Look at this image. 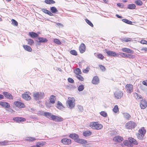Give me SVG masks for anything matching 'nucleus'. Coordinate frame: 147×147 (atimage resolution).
I'll return each mask as SVG.
<instances>
[{"mask_svg":"<svg viewBox=\"0 0 147 147\" xmlns=\"http://www.w3.org/2000/svg\"><path fill=\"white\" fill-rule=\"evenodd\" d=\"M67 106L70 109L74 108L75 105V100L73 97H68L66 102Z\"/></svg>","mask_w":147,"mask_h":147,"instance_id":"obj_1","label":"nucleus"},{"mask_svg":"<svg viewBox=\"0 0 147 147\" xmlns=\"http://www.w3.org/2000/svg\"><path fill=\"white\" fill-rule=\"evenodd\" d=\"M26 139L28 141H33L36 140V139L32 137H28L26 138Z\"/></svg>","mask_w":147,"mask_h":147,"instance_id":"obj_42","label":"nucleus"},{"mask_svg":"<svg viewBox=\"0 0 147 147\" xmlns=\"http://www.w3.org/2000/svg\"><path fill=\"white\" fill-rule=\"evenodd\" d=\"M106 53L108 56H112L113 57H118L119 55V54L116 53L111 51H106Z\"/></svg>","mask_w":147,"mask_h":147,"instance_id":"obj_12","label":"nucleus"},{"mask_svg":"<svg viewBox=\"0 0 147 147\" xmlns=\"http://www.w3.org/2000/svg\"><path fill=\"white\" fill-rule=\"evenodd\" d=\"M92 134V132L89 130H87L84 131L83 134L84 136L85 137H87L90 136Z\"/></svg>","mask_w":147,"mask_h":147,"instance_id":"obj_27","label":"nucleus"},{"mask_svg":"<svg viewBox=\"0 0 147 147\" xmlns=\"http://www.w3.org/2000/svg\"><path fill=\"white\" fill-rule=\"evenodd\" d=\"M8 144V142L6 141H4L3 142H0V145L1 146H5Z\"/></svg>","mask_w":147,"mask_h":147,"instance_id":"obj_45","label":"nucleus"},{"mask_svg":"<svg viewBox=\"0 0 147 147\" xmlns=\"http://www.w3.org/2000/svg\"><path fill=\"white\" fill-rule=\"evenodd\" d=\"M76 77L80 81L83 82L84 81V78L80 74H79L76 76Z\"/></svg>","mask_w":147,"mask_h":147,"instance_id":"obj_40","label":"nucleus"},{"mask_svg":"<svg viewBox=\"0 0 147 147\" xmlns=\"http://www.w3.org/2000/svg\"><path fill=\"white\" fill-rule=\"evenodd\" d=\"M142 83L143 85L147 86V80L143 81Z\"/></svg>","mask_w":147,"mask_h":147,"instance_id":"obj_62","label":"nucleus"},{"mask_svg":"<svg viewBox=\"0 0 147 147\" xmlns=\"http://www.w3.org/2000/svg\"><path fill=\"white\" fill-rule=\"evenodd\" d=\"M54 42L55 43L59 45H61V42L60 41L59 39H54Z\"/></svg>","mask_w":147,"mask_h":147,"instance_id":"obj_55","label":"nucleus"},{"mask_svg":"<svg viewBox=\"0 0 147 147\" xmlns=\"http://www.w3.org/2000/svg\"><path fill=\"white\" fill-rule=\"evenodd\" d=\"M33 96L35 99L37 100L39 98H43L45 96V94L43 92H35L33 93Z\"/></svg>","mask_w":147,"mask_h":147,"instance_id":"obj_3","label":"nucleus"},{"mask_svg":"<svg viewBox=\"0 0 147 147\" xmlns=\"http://www.w3.org/2000/svg\"><path fill=\"white\" fill-rule=\"evenodd\" d=\"M113 140L115 142H121L123 140V139L122 137L117 136L115 137Z\"/></svg>","mask_w":147,"mask_h":147,"instance_id":"obj_16","label":"nucleus"},{"mask_svg":"<svg viewBox=\"0 0 147 147\" xmlns=\"http://www.w3.org/2000/svg\"><path fill=\"white\" fill-rule=\"evenodd\" d=\"M140 43L143 44H146L147 45V41L144 40H142L140 41Z\"/></svg>","mask_w":147,"mask_h":147,"instance_id":"obj_61","label":"nucleus"},{"mask_svg":"<svg viewBox=\"0 0 147 147\" xmlns=\"http://www.w3.org/2000/svg\"><path fill=\"white\" fill-rule=\"evenodd\" d=\"M89 67H87L86 69H83V72L84 73H87L89 71Z\"/></svg>","mask_w":147,"mask_h":147,"instance_id":"obj_56","label":"nucleus"},{"mask_svg":"<svg viewBox=\"0 0 147 147\" xmlns=\"http://www.w3.org/2000/svg\"><path fill=\"white\" fill-rule=\"evenodd\" d=\"M24 47L25 50L29 52H31L32 50L30 47Z\"/></svg>","mask_w":147,"mask_h":147,"instance_id":"obj_53","label":"nucleus"},{"mask_svg":"<svg viewBox=\"0 0 147 147\" xmlns=\"http://www.w3.org/2000/svg\"><path fill=\"white\" fill-rule=\"evenodd\" d=\"M45 144V142H38L37 143L36 146L37 147H40L43 146Z\"/></svg>","mask_w":147,"mask_h":147,"instance_id":"obj_32","label":"nucleus"},{"mask_svg":"<svg viewBox=\"0 0 147 147\" xmlns=\"http://www.w3.org/2000/svg\"><path fill=\"white\" fill-rule=\"evenodd\" d=\"M133 86L130 84H127L125 86L126 91L127 93L130 94L133 91Z\"/></svg>","mask_w":147,"mask_h":147,"instance_id":"obj_5","label":"nucleus"},{"mask_svg":"<svg viewBox=\"0 0 147 147\" xmlns=\"http://www.w3.org/2000/svg\"><path fill=\"white\" fill-rule=\"evenodd\" d=\"M39 42H46L47 41V39L46 38L43 37H39L38 38Z\"/></svg>","mask_w":147,"mask_h":147,"instance_id":"obj_34","label":"nucleus"},{"mask_svg":"<svg viewBox=\"0 0 147 147\" xmlns=\"http://www.w3.org/2000/svg\"><path fill=\"white\" fill-rule=\"evenodd\" d=\"M133 95L134 96L136 100H141L143 99V98L142 96L139 94L136 93H134L133 94Z\"/></svg>","mask_w":147,"mask_h":147,"instance_id":"obj_19","label":"nucleus"},{"mask_svg":"<svg viewBox=\"0 0 147 147\" xmlns=\"http://www.w3.org/2000/svg\"><path fill=\"white\" fill-rule=\"evenodd\" d=\"M13 103L16 107L19 108H24L26 107L23 103L20 101H15Z\"/></svg>","mask_w":147,"mask_h":147,"instance_id":"obj_8","label":"nucleus"},{"mask_svg":"<svg viewBox=\"0 0 147 147\" xmlns=\"http://www.w3.org/2000/svg\"><path fill=\"white\" fill-rule=\"evenodd\" d=\"M100 114L104 117H106L107 116V113L104 111H101L100 113Z\"/></svg>","mask_w":147,"mask_h":147,"instance_id":"obj_51","label":"nucleus"},{"mask_svg":"<svg viewBox=\"0 0 147 147\" xmlns=\"http://www.w3.org/2000/svg\"><path fill=\"white\" fill-rule=\"evenodd\" d=\"M122 21L128 24H132V22L130 20H128L127 19H123L122 20Z\"/></svg>","mask_w":147,"mask_h":147,"instance_id":"obj_41","label":"nucleus"},{"mask_svg":"<svg viewBox=\"0 0 147 147\" xmlns=\"http://www.w3.org/2000/svg\"><path fill=\"white\" fill-rule=\"evenodd\" d=\"M127 54H125L123 53L120 52L119 53V55L121 56L122 57L124 58H126V57L127 56Z\"/></svg>","mask_w":147,"mask_h":147,"instance_id":"obj_58","label":"nucleus"},{"mask_svg":"<svg viewBox=\"0 0 147 147\" xmlns=\"http://www.w3.org/2000/svg\"><path fill=\"white\" fill-rule=\"evenodd\" d=\"M121 50L123 51L129 53H133L134 51L132 50L127 48H124L121 49Z\"/></svg>","mask_w":147,"mask_h":147,"instance_id":"obj_21","label":"nucleus"},{"mask_svg":"<svg viewBox=\"0 0 147 147\" xmlns=\"http://www.w3.org/2000/svg\"><path fill=\"white\" fill-rule=\"evenodd\" d=\"M70 52L71 54L75 56H76L78 55L77 52L75 50H71L70 51Z\"/></svg>","mask_w":147,"mask_h":147,"instance_id":"obj_48","label":"nucleus"},{"mask_svg":"<svg viewBox=\"0 0 147 147\" xmlns=\"http://www.w3.org/2000/svg\"><path fill=\"white\" fill-rule=\"evenodd\" d=\"M29 35L32 38L37 37L38 36V34L33 32H29Z\"/></svg>","mask_w":147,"mask_h":147,"instance_id":"obj_25","label":"nucleus"},{"mask_svg":"<svg viewBox=\"0 0 147 147\" xmlns=\"http://www.w3.org/2000/svg\"><path fill=\"white\" fill-rule=\"evenodd\" d=\"M50 10L51 11V13H56L58 12V11L57 8L54 7H51L50 8Z\"/></svg>","mask_w":147,"mask_h":147,"instance_id":"obj_33","label":"nucleus"},{"mask_svg":"<svg viewBox=\"0 0 147 147\" xmlns=\"http://www.w3.org/2000/svg\"><path fill=\"white\" fill-rule=\"evenodd\" d=\"M56 98L55 96L51 95L50 96L49 100L50 102L52 104H54L55 102Z\"/></svg>","mask_w":147,"mask_h":147,"instance_id":"obj_24","label":"nucleus"},{"mask_svg":"<svg viewBox=\"0 0 147 147\" xmlns=\"http://www.w3.org/2000/svg\"><path fill=\"white\" fill-rule=\"evenodd\" d=\"M45 2L47 4H53L55 3L53 0H45Z\"/></svg>","mask_w":147,"mask_h":147,"instance_id":"obj_38","label":"nucleus"},{"mask_svg":"<svg viewBox=\"0 0 147 147\" xmlns=\"http://www.w3.org/2000/svg\"><path fill=\"white\" fill-rule=\"evenodd\" d=\"M136 135L138 138L139 140H142L144 138L145 135L144 134H140V133H138Z\"/></svg>","mask_w":147,"mask_h":147,"instance_id":"obj_28","label":"nucleus"},{"mask_svg":"<svg viewBox=\"0 0 147 147\" xmlns=\"http://www.w3.org/2000/svg\"><path fill=\"white\" fill-rule=\"evenodd\" d=\"M97 57L98 58L102 60L104 58V57L101 54L98 55Z\"/></svg>","mask_w":147,"mask_h":147,"instance_id":"obj_57","label":"nucleus"},{"mask_svg":"<svg viewBox=\"0 0 147 147\" xmlns=\"http://www.w3.org/2000/svg\"><path fill=\"white\" fill-rule=\"evenodd\" d=\"M130 143L131 145V146H133L132 144L135 145H137L138 144V141L134 138L132 137H129L128 138Z\"/></svg>","mask_w":147,"mask_h":147,"instance_id":"obj_10","label":"nucleus"},{"mask_svg":"<svg viewBox=\"0 0 147 147\" xmlns=\"http://www.w3.org/2000/svg\"><path fill=\"white\" fill-rule=\"evenodd\" d=\"M113 111L115 113H117L119 111V108L118 106L117 105H115L113 109Z\"/></svg>","mask_w":147,"mask_h":147,"instance_id":"obj_46","label":"nucleus"},{"mask_svg":"<svg viewBox=\"0 0 147 147\" xmlns=\"http://www.w3.org/2000/svg\"><path fill=\"white\" fill-rule=\"evenodd\" d=\"M61 142L65 145H69L71 143V140L70 139L64 138L61 139Z\"/></svg>","mask_w":147,"mask_h":147,"instance_id":"obj_7","label":"nucleus"},{"mask_svg":"<svg viewBox=\"0 0 147 147\" xmlns=\"http://www.w3.org/2000/svg\"><path fill=\"white\" fill-rule=\"evenodd\" d=\"M3 94L7 98L9 99H13V97L12 95L10 93L7 92H4Z\"/></svg>","mask_w":147,"mask_h":147,"instance_id":"obj_14","label":"nucleus"},{"mask_svg":"<svg viewBox=\"0 0 147 147\" xmlns=\"http://www.w3.org/2000/svg\"><path fill=\"white\" fill-rule=\"evenodd\" d=\"M0 105L2 107L9 108L10 107V105L9 103L5 102H1Z\"/></svg>","mask_w":147,"mask_h":147,"instance_id":"obj_17","label":"nucleus"},{"mask_svg":"<svg viewBox=\"0 0 147 147\" xmlns=\"http://www.w3.org/2000/svg\"><path fill=\"white\" fill-rule=\"evenodd\" d=\"M100 69L102 71H104L106 69L105 67L103 65H99Z\"/></svg>","mask_w":147,"mask_h":147,"instance_id":"obj_60","label":"nucleus"},{"mask_svg":"<svg viewBox=\"0 0 147 147\" xmlns=\"http://www.w3.org/2000/svg\"><path fill=\"white\" fill-rule=\"evenodd\" d=\"M67 80L68 82L70 83H74V80L71 78H68L67 79Z\"/></svg>","mask_w":147,"mask_h":147,"instance_id":"obj_59","label":"nucleus"},{"mask_svg":"<svg viewBox=\"0 0 147 147\" xmlns=\"http://www.w3.org/2000/svg\"><path fill=\"white\" fill-rule=\"evenodd\" d=\"M56 107L57 108L60 110L63 109L64 108L62 104L59 101L57 102Z\"/></svg>","mask_w":147,"mask_h":147,"instance_id":"obj_23","label":"nucleus"},{"mask_svg":"<svg viewBox=\"0 0 147 147\" xmlns=\"http://www.w3.org/2000/svg\"><path fill=\"white\" fill-rule=\"evenodd\" d=\"M123 93L121 91H117L115 92L114 94L115 98L117 99L121 98L123 96Z\"/></svg>","mask_w":147,"mask_h":147,"instance_id":"obj_6","label":"nucleus"},{"mask_svg":"<svg viewBox=\"0 0 147 147\" xmlns=\"http://www.w3.org/2000/svg\"><path fill=\"white\" fill-rule=\"evenodd\" d=\"M22 98L27 100H29L31 99V97L28 94H23L22 95Z\"/></svg>","mask_w":147,"mask_h":147,"instance_id":"obj_22","label":"nucleus"},{"mask_svg":"<svg viewBox=\"0 0 147 147\" xmlns=\"http://www.w3.org/2000/svg\"><path fill=\"white\" fill-rule=\"evenodd\" d=\"M76 142L80 144H86L87 143V140H85L79 138H78L76 140Z\"/></svg>","mask_w":147,"mask_h":147,"instance_id":"obj_20","label":"nucleus"},{"mask_svg":"<svg viewBox=\"0 0 147 147\" xmlns=\"http://www.w3.org/2000/svg\"><path fill=\"white\" fill-rule=\"evenodd\" d=\"M4 98V96L3 95L0 94V100L3 99Z\"/></svg>","mask_w":147,"mask_h":147,"instance_id":"obj_64","label":"nucleus"},{"mask_svg":"<svg viewBox=\"0 0 147 147\" xmlns=\"http://www.w3.org/2000/svg\"><path fill=\"white\" fill-rule=\"evenodd\" d=\"M85 20L86 22L90 26L92 27H93V25L91 21L86 19H85Z\"/></svg>","mask_w":147,"mask_h":147,"instance_id":"obj_44","label":"nucleus"},{"mask_svg":"<svg viewBox=\"0 0 147 147\" xmlns=\"http://www.w3.org/2000/svg\"><path fill=\"white\" fill-rule=\"evenodd\" d=\"M74 72L77 75L81 74L82 73L81 70L79 68H77L75 69Z\"/></svg>","mask_w":147,"mask_h":147,"instance_id":"obj_36","label":"nucleus"},{"mask_svg":"<svg viewBox=\"0 0 147 147\" xmlns=\"http://www.w3.org/2000/svg\"><path fill=\"white\" fill-rule=\"evenodd\" d=\"M51 120L59 122L62 121L63 120V119L61 117L53 115L51 117Z\"/></svg>","mask_w":147,"mask_h":147,"instance_id":"obj_9","label":"nucleus"},{"mask_svg":"<svg viewBox=\"0 0 147 147\" xmlns=\"http://www.w3.org/2000/svg\"><path fill=\"white\" fill-rule=\"evenodd\" d=\"M123 144L126 146H127L132 147L130 143L129 140H125L123 141Z\"/></svg>","mask_w":147,"mask_h":147,"instance_id":"obj_37","label":"nucleus"},{"mask_svg":"<svg viewBox=\"0 0 147 147\" xmlns=\"http://www.w3.org/2000/svg\"><path fill=\"white\" fill-rule=\"evenodd\" d=\"M79 50L81 53H83L86 50V47H80Z\"/></svg>","mask_w":147,"mask_h":147,"instance_id":"obj_39","label":"nucleus"},{"mask_svg":"<svg viewBox=\"0 0 147 147\" xmlns=\"http://www.w3.org/2000/svg\"><path fill=\"white\" fill-rule=\"evenodd\" d=\"M84 86L83 85H81L78 87V89L79 91H82L84 89Z\"/></svg>","mask_w":147,"mask_h":147,"instance_id":"obj_54","label":"nucleus"},{"mask_svg":"<svg viewBox=\"0 0 147 147\" xmlns=\"http://www.w3.org/2000/svg\"><path fill=\"white\" fill-rule=\"evenodd\" d=\"M13 120L16 122L20 123L21 122L25 121L26 119L22 117H15L13 118Z\"/></svg>","mask_w":147,"mask_h":147,"instance_id":"obj_13","label":"nucleus"},{"mask_svg":"<svg viewBox=\"0 0 147 147\" xmlns=\"http://www.w3.org/2000/svg\"><path fill=\"white\" fill-rule=\"evenodd\" d=\"M146 132V130L144 127L141 128L139 129L138 131V133H140V134H144V135H145Z\"/></svg>","mask_w":147,"mask_h":147,"instance_id":"obj_31","label":"nucleus"},{"mask_svg":"<svg viewBox=\"0 0 147 147\" xmlns=\"http://www.w3.org/2000/svg\"><path fill=\"white\" fill-rule=\"evenodd\" d=\"M140 107L141 109H145L147 107L146 101L144 100H142L140 103Z\"/></svg>","mask_w":147,"mask_h":147,"instance_id":"obj_11","label":"nucleus"},{"mask_svg":"<svg viewBox=\"0 0 147 147\" xmlns=\"http://www.w3.org/2000/svg\"><path fill=\"white\" fill-rule=\"evenodd\" d=\"M126 58L133 59L135 58V56L134 55L127 54Z\"/></svg>","mask_w":147,"mask_h":147,"instance_id":"obj_47","label":"nucleus"},{"mask_svg":"<svg viewBox=\"0 0 147 147\" xmlns=\"http://www.w3.org/2000/svg\"><path fill=\"white\" fill-rule=\"evenodd\" d=\"M136 4L138 5H141L142 4V2L140 0H137L135 2Z\"/></svg>","mask_w":147,"mask_h":147,"instance_id":"obj_52","label":"nucleus"},{"mask_svg":"<svg viewBox=\"0 0 147 147\" xmlns=\"http://www.w3.org/2000/svg\"><path fill=\"white\" fill-rule=\"evenodd\" d=\"M41 11L47 14L50 16H52L53 15V13L50 11L45 9H41Z\"/></svg>","mask_w":147,"mask_h":147,"instance_id":"obj_26","label":"nucleus"},{"mask_svg":"<svg viewBox=\"0 0 147 147\" xmlns=\"http://www.w3.org/2000/svg\"><path fill=\"white\" fill-rule=\"evenodd\" d=\"M116 16L117 18H122V16H119V15H117V14L116 15Z\"/></svg>","mask_w":147,"mask_h":147,"instance_id":"obj_63","label":"nucleus"},{"mask_svg":"<svg viewBox=\"0 0 147 147\" xmlns=\"http://www.w3.org/2000/svg\"><path fill=\"white\" fill-rule=\"evenodd\" d=\"M92 83L94 84H98L99 82V80L98 77L97 76H94L92 80Z\"/></svg>","mask_w":147,"mask_h":147,"instance_id":"obj_18","label":"nucleus"},{"mask_svg":"<svg viewBox=\"0 0 147 147\" xmlns=\"http://www.w3.org/2000/svg\"><path fill=\"white\" fill-rule=\"evenodd\" d=\"M121 41L123 42H129L132 40V38H130L125 37L122 38Z\"/></svg>","mask_w":147,"mask_h":147,"instance_id":"obj_30","label":"nucleus"},{"mask_svg":"<svg viewBox=\"0 0 147 147\" xmlns=\"http://www.w3.org/2000/svg\"><path fill=\"white\" fill-rule=\"evenodd\" d=\"M11 22L13 25L16 26L18 25V23L15 20L12 19L11 20Z\"/></svg>","mask_w":147,"mask_h":147,"instance_id":"obj_50","label":"nucleus"},{"mask_svg":"<svg viewBox=\"0 0 147 147\" xmlns=\"http://www.w3.org/2000/svg\"><path fill=\"white\" fill-rule=\"evenodd\" d=\"M136 125V123L132 121H129L125 124V127L127 129H132L135 128Z\"/></svg>","mask_w":147,"mask_h":147,"instance_id":"obj_4","label":"nucleus"},{"mask_svg":"<svg viewBox=\"0 0 147 147\" xmlns=\"http://www.w3.org/2000/svg\"><path fill=\"white\" fill-rule=\"evenodd\" d=\"M124 117L128 120H129L131 117V116L128 113H125L124 115Z\"/></svg>","mask_w":147,"mask_h":147,"instance_id":"obj_49","label":"nucleus"},{"mask_svg":"<svg viewBox=\"0 0 147 147\" xmlns=\"http://www.w3.org/2000/svg\"><path fill=\"white\" fill-rule=\"evenodd\" d=\"M136 7V6L134 4H129L127 6V8L129 9H135Z\"/></svg>","mask_w":147,"mask_h":147,"instance_id":"obj_35","label":"nucleus"},{"mask_svg":"<svg viewBox=\"0 0 147 147\" xmlns=\"http://www.w3.org/2000/svg\"><path fill=\"white\" fill-rule=\"evenodd\" d=\"M89 126L92 129L96 130L101 129L103 127V125L97 122H91Z\"/></svg>","mask_w":147,"mask_h":147,"instance_id":"obj_2","label":"nucleus"},{"mask_svg":"<svg viewBox=\"0 0 147 147\" xmlns=\"http://www.w3.org/2000/svg\"><path fill=\"white\" fill-rule=\"evenodd\" d=\"M69 137L70 138L74 139L76 142V140L79 138V136L78 134L75 133L71 134L69 135Z\"/></svg>","mask_w":147,"mask_h":147,"instance_id":"obj_15","label":"nucleus"},{"mask_svg":"<svg viewBox=\"0 0 147 147\" xmlns=\"http://www.w3.org/2000/svg\"><path fill=\"white\" fill-rule=\"evenodd\" d=\"M28 44L30 45H32L34 43V41L31 39H28L26 40Z\"/></svg>","mask_w":147,"mask_h":147,"instance_id":"obj_43","label":"nucleus"},{"mask_svg":"<svg viewBox=\"0 0 147 147\" xmlns=\"http://www.w3.org/2000/svg\"><path fill=\"white\" fill-rule=\"evenodd\" d=\"M44 115L46 117L51 119V117L53 115L51 113L49 112H46L44 113Z\"/></svg>","mask_w":147,"mask_h":147,"instance_id":"obj_29","label":"nucleus"}]
</instances>
